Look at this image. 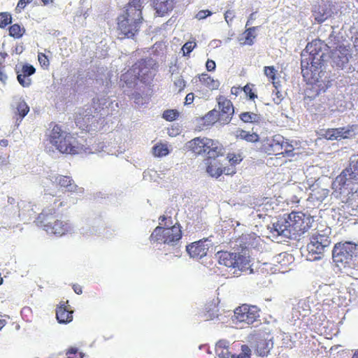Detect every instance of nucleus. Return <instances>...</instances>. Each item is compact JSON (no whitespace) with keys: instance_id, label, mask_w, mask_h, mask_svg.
<instances>
[{"instance_id":"1","label":"nucleus","mask_w":358,"mask_h":358,"mask_svg":"<svg viewBox=\"0 0 358 358\" xmlns=\"http://www.w3.org/2000/svg\"><path fill=\"white\" fill-rule=\"evenodd\" d=\"M327 48V45L320 39L313 40L307 44L306 51L308 55V57L303 58L305 55H301V73L308 83L313 85L319 82L317 70L324 61L325 52Z\"/></svg>"},{"instance_id":"2","label":"nucleus","mask_w":358,"mask_h":358,"mask_svg":"<svg viewBox=\"0 0 358 358\" xmlns=\"http://www.w3.org/2000/svg\"><path fill=\"white\" fill-rule=\"evenodd\" d=\"M142 11L139 3L135 6L128 3L125 11L117 19V31L120 39L133 38L140 31L143 23Z\"/></svg>"},{"instance_id":"3","label":"nucleus","mask_w":358,"mask_h":358,"mask_svg":"<svg viewBox=\"0 0 358 358\" xmlns=\"http://www.w3.org/2000/svg\"><path fill=\"white\" fill-rule=\"evenodd\" d=\"M35 222L48 234L61 237L72 230L71 224L59 216L55 208H47L37 216Z\"/></svg>"},{"instance_id":"4","label":"nucleus","mask_w":358,"mask_h":358,"mask_svg":"<svg viewBox=\"0 0 358 358\" xmlns=\"http://www.w3.org/2000/svg\"><path fill=\"white\" fill-rule=\"evenodd\" d=\"M50 143L63 154L78 155L83 150V145L70 133L64 131L55 124L49 135Z\"/></svg>"},{"instance_id":"5","label":"nucleus","mask_w":358,"mask_h":358,"mask_svg":"<svg viewBox=\"0 0 358 358\" xmlns=\"http://www.w3.org/2000/svg\"><path fill=\"white\" fill-rule=\"evenodd\" d=\"M187 148L196 155H207L208 159L223 156L224 148L218 141L206 137H196L186 143Z\"/></svg>"},{"instance_id":"6","label":"nucleus","mask_w":358,"mask_h":358,"mask_svg":"<svg viewBox=\"0 0 358 358\" xmlns=\"http://www.w3.org/2000/svg\"><path fill=\"white\" fill-rule=\"evenodd\" d=\"M358 185V159L351 158L348 166L335 178L332 188L335 191H341L345 187Z\"/></svg>"},{"instance_id":"7","label":"nucleus","mask_w":358,"mask_h":358,"mask_svg":"<svg viewBox=\"0 0 358 358\" xmlns=\"http://www.w3.org/2000/svg\"><path fill=\"white\" fill-rule=\"evenodd\" d=\"M181 238V227L179 224H176L169 227H157L150 234L149 239L152 243L172 245Z\"/></svg>"},{"instance_id":"8","label":"nucleus","mask_w":358,"mask_h":358,"mask_svg":"<svg viewBox=\"0 0 358 358\" xmlns=\"http://www.w3.org/2000/svg\"><path fill=\"white\" fill-rule=\"evenodd\" d=\"M330 234V229H325L321 231H317L311 236L307 250L309 254L317 255L313 257L314 259H320V255L329 246L331 243Z\"/></svg>"},{"instance_id":"9","label":"nucleus","mask_w":358,"mask_h":358,"mask_svg":"<svg viewBox=\"0 0 358 358\" xmlns=\"http://www.w3.org/2000/svg\"><path fill=\"white\" fill-rule=\"evenodd\" d=\"M289 229L293 234H302L310 227L313 219L302 212H292L287 215Z\"/></svg>"},{"instance_id":"10","label":"nucleus","mask_w":358,"mask_h":358,"mask_svg":"<svg viewBox=\"0 0 358 358\" xmlns=\"http://www.w3.org/2000/svg\"><path fill=\"white\" fill-rule=\"evenodd\" d=\"M234 317L239 322L251 324L259 317V308L256 306L242 304L234 310Z\"/></svg>"},{"instance_id":"11","label":"nucleus","mask_w":358,"mask_h":358,"mask_svg":"<svg viewBox=\"0 0 358 358\" xmlns=\"http://www.w3.org/2000/svg\"><path fill=\"white\" fill-rule=\"evenodd\" d=\"M358 245L352 242L336 244L333 250V257L337 262H349L353 256L358 254Z\"/></svg>"},{"instance_id":"12","label":"nucleus","mask_w":358,"mask_h":358,"mask_svg":"<svg viewBox=\"0 0 358 358\" xmlns=\"http://www.w3.org/2000/svg\"><path fill=\"white\" fill-rule=\"evenodd\" d=\"M148 70L146 59H141L138 60L125 73L122 75L121 80L127 85H131L146 75Z\"/></svg>"},{"instance_id":"13","label":"nucleus","mask_w":358,"mask_h":358,"mask_svg":"<svg viewBox=\"0 0 358 358\" xmlns=\"http://www.w3.org/2000/svg\"><path fill=\"white\" fill-rule=\"evenodd\" d=\"M351 57L349 45H339L331 51L330 58L332 65L343 69Z\"/></svg>"},{"instance_id":"14","label":"nucleus","mask_w":358,"mask_h":358,"mask_svg":"<svg viewBox=\"0 0 358 358\" xmlns=\"http://www.w3.org/2000/svg\"><path fill=\"white\" fill-rule=\"evenodd\" d=\"M283 136L276 134L272 137H267L262 142L261 150L268 155H280L282 153V143Z\"/></svg>"},{"instance_id":"15","label":"nucleus","mask_w":358,"mask_h":358,"mask_svg":"<svg viewBox=\"0 0 358 358\" xmlns=\"http://www.w3.org/2000/svg\"><path fill=\"white\" fill-rule=\"evenodd\" d=\"M216 99L220 110V113L218 114L220 121H222L224 124H227L231 120L234 113L233 103L222 95H219Z\"/></svg>"},{"instance_id":"16","label":"nucleus","mask_w":358,"mask_h":358,"mask_svg":"<svg viewBox=\"0 0 358 358\" xmlns=\"http://www.w3.org/2000/svg\"><path fill=\"white\" fill-rule=\"evenodd\" d=\"M207 241L208 238H203L188 244L186 251L192 258L201 259L208 253L209 245L206 243Z\"/></svg>"},{"instance_id":"17","label":"nucleus","mask_w":358,"mask_h":358,"mask_svg":"<svg viewBox=\"0 0 358 358\" xmlns=\"http://www.w3.org/2000/svg\"><path fill=\"white\" fill-rule=\"evenodd\" d=\"M73 311L69 305V301H62L56 308V317L59 323L67 324L73 320Z\"/></svg>"},{"instance_id":"18","label":"nucleus","mask_w":358,"mask_h":358,"mask_svg":"<svg viewBox=\"0 0 358 358\" xmlns=\"http://www.w3.org/2000/svg\"><path fill=\"white\" fill-rule=\"evenodd\" d=\"M56 181L66 192L77 194H82L84 192V189L79 187L69 176H59L56 178Z\"/></svg>"},{"instance_id":"19","label":"nucleus","mask_w":358,"mask_h":358,"mask_svg":"<svg viewBox=\"0 0 358 358\" xmlns=\"http://www.w3.org/2000/svg\"><path fill=\"white\" fill-rule=\"evenodd\" d=\"M36 69L32 65L24 64L22 67V73L17 74V78L19 83L24 87H27L31 85V80L29 78L34 74Z\"/></svg>"},{"instance_id":"20","label":"nucleus","mask_w":358,"mask_h":358,"mask_svg":"<svg viewBox=\"0 0 358 358\" xmlns=\"http://www.w3.org/2000/svg\"><path fill=\"white\" fill-rule=\"evenodd\" d=\"M226 168L215 160V158L208 159L206 171L212 177L218 178L225 173Z\"/></svg>"},{"instance_id":"21","label":"nucleus","mask_w":358,"mask_h":358,"mask_svg":"<svg viewBox=\"0 0 358 358\" xmlns=\"http://www.w3.org/2000/svg\"><path fill=\"white\" fill-rule=\"evenodd\" d=\"M288 218H282L273 224V231L278 236H289L292 234L291 229L288 227Z\"/></svg>"},{"instance_id":"22","label":"nucleus","mask_w":358,"mask_h":358,"mask_svg":"<svg viewBox=\"0 0 358 358\" xmlns=\"http://www.w3.org/2000/svg\"><path fill=\"white\" fill-rule=\"evenodd\" d=\"M329 10L325 3L315 5L313 9V15L315 21L319 23L325 21L329 16Z\"/></svg>"},{"instance_id":"23","label":"nucleus","mask_w":358,"mask_h":358,"mask_svg":"<svg viewBox=\"0 0 358 358\" xmlns=\"http://www.w3.org/2000/svg\"><path fill=\"white\" fill-rule=\"evenodd\" d=\"M217 257L220 264L229 268H234L236 253L227 251H220L217 253Z\"/></svg>"},{"instance_id":"24","label":"nucleus","mask_w":358,"mask_h":358,"mask_svg":"<svg viewBox=\"0 0 358 358\" xmlns=\"http://www.w3.org/2000/svg\"><path fill=\"white\" fill-rule=\"evenodd\" d=\"M175 6V0H158L155 3V9L162 16L171 12Z\"/></svg>"},{"instance_id":"25","label":"nucleus","mask_w":358,"mask_h":358,"mask_svg":"<svg viewBox=\"0 0 358 358\" xmlns=\"http://www.w3.org/2000/svg\"><path fill=\"white\" fill-rule=\"evenodd\" d=\"M199 78L201 84L210 90H216L220 85L218 80H215L207 73H202Z\"/></svg>"},{"instance_id":"26","label":"nucleus","mask_w":358,"mask_h":358,"mask_svg":"<svg viewBox=\"0 0 358 358\" xmlns=\"http://www.w3.org/2000/svg\"><path fill=\"white\" fill-rule=\"evenodd\" d=\"M239 118L245 123L260 124L264 122L263 117L252 112H243L239 115Z\"/></svg>"},{"instance_id":"27","label":"nucleus","mask_w":358,"mask_h":358,"mask_svg":"<svg viewBox=\"0 0 358 358\" xmlns=\"http://www.w3.org/2000/svg\"><path fill=\"white\" fill-rule=\"evenodd\" d=\"M218 307L217 306L213 303L210 302L205 306L204 310L203 311L202 317L205 320H213L218 316Z\"/></svg>"},{"instance_id":"28","label":"nucleus","mask_w":358,"mask_h":358,"mask_svg":"<svg viewBox=\"0 0 358 358\" xmlns=\"http://www.w3.org/2000/svg\"><path fill=\"white\" fill-rule=\"evenodd\" d=\"M85 113H80L76 117V123L79 126L80 128H83L85 130H90V120L93 119L94 116L92 115V112L90 114H85Z\"/></svg>"},{"instance_id":"29","label":"nucleus","mask_w":358,"mask_h":358,"mask_svg":"<svg viewBox=\"0 0 358 358\" xmlns=\"http://www.w3.org/2000/svg\"><path fill=\"white\" fill-rule=\"evenodd\" d=\"M236 138L250 143H256L259 140V136L257 133H251L243 129H238L236 131Z\"/></svg>"},{"instance_id":"30","label":"nucleus","mask_w":358,"mask_h":358,"mask_svg":"<svg viewBox=\"0 0 358 358\" xmlns=\"http://www.w3.org/2000/svg\"><path fill=\"white\" fill-rule=\"evenodd\" d=\"M234 268L240 271H243L249 267L250 260L249 257L241 253H236V258H234Z\"/></svg>"},{"instance_id":"31","label":"nucleus","mask_w":358,"mask_h":358,"mask_svg":"<svg viewBox=\"0 0 358 358\" xmlns=\"http://www.w3.org/2000/svg\"><path fill=\"white\" fill-rule=\"evenodd\" d=\"M9 36L14 38H20L25 33L24 27L20 26L19 24H13L10 26Z\"/></svg>"},{"instance_id":"32","label":"nucleus","mask_w":358,"mask_h":358,"mask_svg":"<svg viewBox=\"0 0 358 358\" xmlns=\"http://www.w3.org/2000/svg\"><path fill=\"white\" fill-rule=\"evenodd\" d=\"M169 153V150L166 144L162 143H157L152 148V154L157 157L166 156Z\"/></svg>"},{"instance_id":"33","label":"nucleus","mask_w":358,"mask_h":358,"mask_svg":"<svg viewBox=\"0 0 358 358\" xmlns=\"http://www.w3.org/2000/svg\"><path fill=\"white\" fill-rule=\"evenodd\" d=\"M256 351L260 356L267 355L270 351L269 343L266 340H260L257 343Z\"/></svg>"},{"instance_id":"34","label":"nucleus","mask_w":358,"mask_h":358,"mask_svg":"<svg viewBox=\"0 0 358 358\" xmlns=\"http://www.w3.org/2000/svg\"><path fill=\"white\" fill-rule=\"evenodd\" d=\"M257 27H252L246 29L244 31V42L243 44L252 45L254 43V40L256 38L255 31L257 29Z\"/></svg>"},{"instance_id":"35","label":"nucleus","mask_w":358,"mask_h":358,"mask_svg":"<svg viewBox=\"0 0 358 358\" xmlns=\"http://www.w3.org/2000/svg\"><path fill=\"white\" fill-rule=\"evenodd\" d=\"M264 72L266 76L272 81L273 85L275 88H277V84L275 78L277 74V70L275 69L273 66H265L264 69Z\"/></svg>"},{"instance_id":"36","label":"nucleus","mask_w":358,"mask_h":358,"mask_svg":"<svg viewBox=\"0 0 358 358\" xmlns=\"http://www.w3.org/2000/svg\"><path fill=\"white\" fill-rule=\"evenodd\" d=\"M203 119L205 123L208 124H213L217 120H220L218 112L215 109L211 110L203 117Z\"/></svg>"},{"instance_id":"37","label":"nucleus","mask_w":358,"mask_h":358,"mask_svg":"<svg viewBox=\"0 0 358 358\" xmlns=\"http://www.w3.org/2000/svg\"><path fill=\"white\" fill-rule=\"evenodd\" d=\"M283 157H292L294 155V147L288 143L283 137V143H282V153Z\"/></svg>"},{"instance_id":"38","label":"nucleus","mask_w":358,"mask_h":358,"mask_svg":"<svg viewBox=\"0 0 358 358\" xmlns=\"http://www.w3.org/2000/svg\"><path fill=\"white\" fill-rule=\"evenodd\" d=\"M12 22V15L8 12L0 13V28L4 29Z\"/></svg>"},{"instance_id":"39","label":"nucleus","mask_w":358,"mask_h":358,"mask_svg":"<svg viewBox=\"0 0 358 358\" xmlns=\"http://www.w3.org/2000/svg\"><path fill=\"white\" fill-rule=\"evenodd\" d=\"M179 116V113L176 109H169L164 111L162 117L166 121H173Z\"/></svg>"},{"instance_id":"40","label":"nucleus","mask_w":358,"mask_h":358,"mask_svg":"<svg viewBox=\"0 0 358 358\" xmlns=\"http://www.w3.org/2000/svg\"><path fill=\"white\" fill-rule=\"evenodd\" d=\"M215 351L220 358H229L231 356L229 349L227 348L222 347L220 343L216 345Z\"/></svg>"},{"instance_id":"41","label":"nucleus","mask_w":358,"mask_h":358,"mask_svg":"<svg viewBox=\"0 0 358 358\" xmlns=\"http://www.w3.org/2000/svg\"><path fill=\"white\" fill-rule=\"evenodd\" d=\"M324 136L325 138L331 141L341 138L340 133L338 132V128L327 129L325 131Z\"/></svg>"},{"instance_id":"42","label":"nucleus","mask_w":358,"mask_h":358,"mask_svg":"<svg viewBox=\"0 0 358 358\" xmlns=\"http://www.w3.org/2000/svg\"><path fill=\"white\" fill-rule=\"evenodd\" d=\"M251 355V350L247 345L241 346V352L238 355L233 354L231 358H250Z\"/></svg>"},{"instance_id":"43","label":"nucleus","mask_w":358,"mask_h":358,"mask_svg":"<svg viewBox=\"0 0 358 358\" xmlns=\"http://www.w3.org/2000/svg\"><path fill=\"white\" fill-rule=\"evenodd\" d=\"M253 87L254 85L252 84H247L243 87V91L250 100H255L257 98V95L254 91Z\"/></svg>"},{"instance_id":"44","label":"nucleus","mask_w":358,"mask_h":358,"mask_svg":"<svg viewBox=\"0 0 358 358\" xmlns=\"http://www.w3.org/2000/svg\"><path fill=\"white\" fill-rule=\"evenodd\" d=\"M17 111L20 117L23 118L29 113V107L24 101H22L17 104Z\"/></svg>"},{"instance_id":"45","label":"nucleus","mask_w":358,"mask_h":358,"mask_svg":"<svg viewBox=\"0 0 358 358\" xmlns=\"http://www.w3.org/2000/svg\"><path fill=\"white\" fill-rule=\"evenodd\" d=\"M352 128V127L338 128L341 138H348L352 136L354 131Z\"/></svg>"},{"instance_id":"46","label":"nucleus","mask_w":358,"mask_h":358,"mask_svg":"<svg viewBox=\"0 0 358 358\" xmlns=\"http://www.w3.org/2000/svg\"><path fill=\"white\" fill-rule=\"evenodd\" d=\"M227 159L231 165H236L239 164L242 160L243 157L240 153H228Z\"/></svg>"},{"instance_id":"47","label":"nucleus","mask_w":358,"mask_h":358,"mask_svg":"<svg viewBox=\"0 0 358 358\" xmlns=\"http://www.w3.org/2000/svg\"><path fill=\"white\" fill-rule=\"evenodd\" d=\"M196 43L193 41H188L185 43L182 47V50L185 56H187L196 48Z\"/></svg>"},{"instance_id":"48","label":"nucleus","mask_w":358,"mask_h":358,"mask_svg":"<svg viewBox=\"0 0 358 358\" xmlns=\"http://www.w3.org/2000/svg\"><path fill=\"white\" fill-rule=\"evenodd\" d=\"M173 85L176 90H178V92H180L185 89L186 82L182 76H180L174 80Z\"/></svg>"},{"instance_id":"49","label":"nucleus","mask_w":358,"mask_h":358,"mask_svg":"<svg viewBox=\"0 0 358 358\" xmlns=\"http://www.w3.org/2000/svg\"><path fill=\"white\" fill-rule=\"evenodd\" d=\"M273 101L275 104H280L284 99L283 95L280 91L278 90V87L272 92Z\"/></svg>"},{"instance_id":"50","label":"nucleus","mask_w":358,"mask_h":358,"mask_svg":"<svg viewBox=\"0 0 358 358\" xmlns=\"http://www.w3.org/2000/svg\"><path fill=\"white\" fill-rule=\"evenodd\" d=\"M38 59L40 64L43 67H45V68L48 67L50 62H49V59L45 54L42 53V52L38 53Z\"/></svg>"},{"instance_id":"51","label":"nucleus","mask_w":358,"mask_h":358,"mask_svg":"<svg viewBox=\"0 0 358 358\" xmlns=\"http://www.w3.org/2000/svg\"><path fill=\"white\" fill-rule=\"evenodd\" d=\"M212 13L208 10H199L196 15V17L199 20H203L208 16H210Z\"/></svg>"},{"instance_id":"52","label":"nucleus","mask_w":358,"mask_h":358,"mask_svg":"<svg viewBox=\"0 0 358 358\" xmlns=\"http://www.w3.org/2000/svg\"><path fill=\"white\" fill-rule=\"evenodd\" d=\"M215 62L212 59H208L206 63V68L208 71H213L215 69Z\"/></svg>"},{"instance_id":"53","label":"nucleus","mask_w":358,"mask_h":358,"mask_svg":"<svg viewBox=\"0 0 358 358\" xmlns=\"http://www.w3.org/2000/svg\"><path fill=\"white\" fill-rule=\"evenodd\" d=\"M77 354L78 350L76 348H71L66 352L67 358H78Z\"/></svg>"},{"instance_id":"54","label":"nucleus","mask_w":358,"mask_h":358,"mask_svg":"<svg viewBox=\"0 0 358 358\" xmlns=\"http://www.w3.org/2000/svg\"><path fill=\"white\" fill-rule=\"evenodd\" d=\"M194 99V94L192 92L188 93L185 96V104L189 105L193 103Z\"/></svg>"},{"instance_id":"55","label":"nucleus","mask_w":358,"mask_h":358,"mask_svg":"<svg viewBox=\"0 0 358 358\" xmlns=\"http://www.w3.org/2000/svg\"><path fill=\"white\" fill-rule=\"evenodd\" d=\"M352 41L353 43V47L356 52V54L358 55V33H356L352 37Z\"/></svg>"},{"instance_id":"56","label":"nucleus","mask_w":358,"mask_h":358,"mask_svg":"<svg viewBox=\"0 0 358 358\" xmlns=\"http://www.w3.org/2000/svg\"><path fill=\"white\" fill-rule=\"evenodd\" d=\"M5 66H3L1 63H0V80L4 82L7 80V76L3 72Z\"/></svg>"},{"instance_id":"57","label":"nucleus","mask_w":358,"mask_h":358,"mask_svg":"<svg viewBox=\"0 0 358 358\" xmlns=\"http://www.w3.org/2000/svg\"><path fill=\"white\" fill-rule=\"evenodd\" d=\"M32 0H19L17 8L23 9L24 7L31 1Z\"/></svg>"},{"instance_id":"58","label":"nucleus","mask_w":358,"mask_h":358,"mask_svg":"<svg viewBox=\"0 0 358 358\" xmlns=\"http://www.w3.org/2000/svg\"><path fill=\"white\" fill-rule=\"evenodd\" d=\"M169 219V225H172L173 224V222H172V219L171 217H169V218H167L165 215H162L159 217V224L160 225H162L164 224V222L167 220ZM164 225H166V223H164Z\"/></svg>"},{"instance_id":"59","label":"nucleus","mask_w":358,"mask_h":358,"mask_svg":"<svg viewBox=\"0 0 358 358\" xmlns=\"http://www.w3.org/2000/svg\"><path fill=\"white\" fill-rule=\"evenodd\" d=\"M73 289L77 294H81L83 293V288L80 285H73Z\"/></svg>"},{"instance_id":"60","label":"nucleus","mask_w":358,"mask_h":358,"mask_svg":"<svg viewBox=\"0 0 358 358\" xmlns=\"http://www.w3.org/2000/svg\"><path fill=\"white\" fill-rule=\"evenodd\" d=\"M243 90V88H241L239 87H232L231 89V93L234 95H238L241 91Z\"/></svg>"},{"instance_id":"61","label":"nucleus","mask_w":358,"mask_h":358,"mask_svg":"<svg viewBox=\"0 0 358 358\" xmlns=\"http://www.w3.org/2000/svg\"><path fill=\"white\" fill-rule=\"evenodd\" d=\"M233 17H234L233 13L231 10H227L224 13V18L227 23H229L228 19L230 18V21H231Z\"/></svg>"},{"instance_id":"62","label":"nucleus","mask_w":358,"mask_h":358,"mask_svg":"<svg viewBox=\"0 0 358 358\" xmlns=\"http://www.w3.org/2000/svg\"><path fill=\"white\" fill-rule=\"evenodd\" d=\"M255 13L250 14L246 22V27L250 25L252 23V22L255 20Z\"/></svg>"},{"instance_id":"63","label":"nucleus","mask_w":358,"mask_h":358,"mask_svg":"<svg viewBox=\"0 0 358 358\" xmlns=\"http://www.w3.org/2000/svg\"><path fill=\"white\" fill-rule=\"evenodd\" d=\"M143 1V0H131L129 3L132 4V6H135L136 3H139L140 8L141 9Z\"/></svg>"},{"instance_id":"64","label":"nucleus","mask_w":358,"mask_h":358,"mask_svg":"<svg viewBox=\"0 0 358 358\" xmlns=\"http://www.w3.org/2000/svg\"><path fill=\"white\" fill-rule=\"evenodd\" d=\"M8 56V54L6 52H0V57L2 59H5Z\"/></svg>"}]
</instances>
